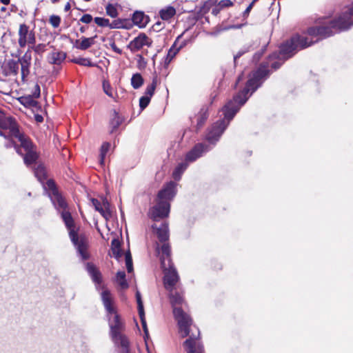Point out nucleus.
Segmentation results:
<instances>
[{
  "label": "nucleus",
  "instance_id": "nucleus-1",
  "mask_svg": "<svg viewBox=\"0 0 353 353\" xmlns=\"http://www.w3.org/2000/svg\"><path fill=\"white\" fill-rule=\"evenodd\" d=\"M265 76H267V72L263 68L257 70L254 72L253 77L246 82L243 89L234 94L232 99L228 101L223 107L221 111L224 116L223 118L214 123L208 129L205 134V140L208 142V145L213 148L216 144L236 114L252 94L262 85Z\"/></svg>",
  "mask_w": 353,
  "mask_h": 353
},
{
  "label": "nucleus",
  "instance_id": "nucleus-2",
  "mask_svg": "<svg viewBox=\"0 0 353 353\" xmlns=\"http://www.w3.org/2000/svg\"><path fill=\"white\" fill-rule=\"evenodd\" d=\"M331 21H334V19H327L326 21L323 23V25H321V26H330V23ZM316 27H321V26L310 27L307 29V32L310 36L319 37V39L313 41H309L308 38L305 36H301L299 34L292 36L289 40H287L285 42L281 44L279 51H275L269 55V62L261 63L256 70L253 71L250 74L249 79L247 81V82L253 77L254 72H256L261 68H263V70H265L267 72V76H265V77H264V80H263V82H264L270 74V71L268 69V65L270 63L271 65V68L273 70H276L282 65L285 61L288 60V59L294 56L298 50L307 48L312 46L313 43L317 42L320 39H325V37H323L320 34H309V29L311 28ZM327 37H326V38ZM263 83H262V84Z\"/></svg>",
  "mask_w": 353,
  "mask_h": 353
},
{
  "label": "nucleus",
  "instance_id": "nucleus-3",
  "mask_svg": "<svg viewBox=\"0 0 353 353\" xmlns=\"http://www.w3.org/2000/svg\"><path fill=\"white\" fill-rule=\"evenodd\" d=\"M101 288L103 290L101 293V298L107 312L112 340L115 345L120 349L119 353H130L129 340L125 335L121 334L124 324L114 306L112 294L109 290L104 289V286H102Z\"/></svg>",
  "mask_w": 353,
  "mask_h": 353
},
{
  "label": "nucleus",
  "instance_id": "nucleus-4",
  "mask_svg": "<svg viewBox=\"0 0 353 353\" xmlns=\"http://www.w3.org/2000/svg\"><path fill=\"white\" fill-rule=\"evenodd\" d=\"M170 302L172 307L174 319L177 321L179 333L182 338L187 337L194 326L190 316L185 312L181 306L184 303L183 296L178 292L170 291Z\"/></svg>",
  "mask_w": 353,
  "mask_h": 353
},
{
  "label": "nucleus",
  "instance_id": "nucleus-5",
  "mask_svg": "<svg viewBox=\"0 0 353 353\" xmlns=\"http://www.w3.org/2000/svg\"><path fill=\"white\" fill-rule=\"evenodd\" d=\"M353 26V6L348 8L334 21H331L330 26H321L309 29L310 34H320L323 37H331L336 33L346 31Z\"/></svg>",
  "mask_w": 353,
  "mask_h": 353
},
{
  "label": "nucleus",
  "instance_id": "nucleus-6",
  "mask_svg": "<svg viewBox=\"0 0 353 353\" xmlns=\"http://www.w3.org/2000/svg\"><path fill=\"white\" fill-rule=\"evenodd\" d=\"M61 216L68 230L70 239L74 245L77 253L83 261L88 260L90 258V254L88 252V241L84 236H79L70 212L67 210L61 211Z\"/></svg>",
  "mask_w": 353,
  "mask_h": 353
},
{
  "label": "nucleus",
  "instance_id": "nucleus-7",
  "mask_svg": "<svg viewBox=\"0 0 353 353\" xmlns=\"http://www.w3.org/2000/svg\"><path fill=\"white\" fill-rule=\"evenodd\" d=\"M161 268L163 269V272L164 274V287L167 290L172 291L174 285L179 279V274L177 273L176 268L174 266V263H165V259L164 258H161Z\"/></svg>",
  "mask_w": 353,
  "mask_h": 353
},
{
  "label": "nucleus",
  "instance_id": "nucleus-8",
  "mask_svg": "<svg viewBox=\"0 0 353 353\" xmlns=\"http://www.w3.org/2000/svg\"><path fill=\"white\" fill-rule=\"evenodd\" d=\"M183 343V347L187 353H204V347L199 341L200 330L196 326H194Z\"/></svg>",
  "mask_w": 353,
  "mask_h": 353
},
{
  "label": "nucleus",
  "instance_id": "nucleus-9",
  "mask_svg": "<svg viewBox=\"0 0 353 353\" xmlns=\"http://www.w3.org/2000/svg\"><path fill=\"white\" fill-rule=\"evenodd\" d=\"M15 131H19L15 119L3 114L0 121V136L4 138L13 137L16 134Z\"/></svg>",
  "mask_w": 353,
  "mask_h": 353
},
{
  "label": "nucleus",
  "instance_id": "nucleus-10",
  "mask_svg": "<svg viewBox=\"0 0 353 353\" xmlns=\"http://www.w3.org/2000/svg\"><path fill=\"white\" fill-rule=\"evenodd\" d=\"M170 210V203L168 201H157L149 212L150 217L154 221H159L161 219L168 216Z\"/></svg>",
  "mask_w": 353,
  "mask_h": 353
},
{
  "label": "nucleus",
  "instance_id": "nucleus-11",
  "mask_svg": "<svg viewBox=\"0 0 353 353\" xmlns=\"http://www.w3.org/2000/svg\"><path fill=\"white\" fill-rule=\"evenodd\" d=\"M212 149V146L204 143H196L187 154H185V161L188 163H192L201 157L205 153Z\"/></svg>",
  "mask_w": 353,
  "mask_h": 353
},
{
  "label": "nucleus",
  "instance_id": "nucleus-12",
  "mask_svg": "<svg viewBox=\"0 0 353 353\" xmlns=\"http://www.w3.org/2000/svg\"><path fill=\"white\" fill-rule=\"evenodd\" d=\"M177 193V183L170 181L165 183L157 194V199L168 201L169 203L172 200Z\"/></svg>",
  "mask_w": 353,
  "mask_h": 353
},
{
  "label": "nucleus",
  "instance_id": "nucleus-13",
  "mask_svg": "<svg viewBox=\"0 0 353 353\" xmlns=\"http://www.w3.org/2000/svg\"><path fill=\"white\" fill-rule=\"evenodd\" d=\"M19 61L21 65V80L26 82L30 72L32 54L30 50H27L22 57H19Z\"/></svg>",
  "mask_w": 353,
  "mask_h": 353
},
{
  "label": "nucleus",
  "instance_id": "nucleus-14",
  "mask_svg": "<svg viewBox=\"0 0 353 353\" xmlns=\"http://www.w3.org/2000/svg\"><path fill=\"white\" fill-rule=\"evenodd\" d=\"M151 45V39H149L145 33H141L129 43L128 48H129L131 52H134L139 50L144 46L150 47Z\"/></svg>",
  "mask_w": 353,
  "mask_h": 353
},
{
  "label": "nucleus",
  "instance_id": "nucleus-15",
  "mask_svg": "<svg viewBox=\"0 0 353 353\" xmlns=\"http://www.w3.org/2000/svg\"><path fill=\"white\" fill-rule=\"evenodd\" d=\"M136 299L137 302V307H138V312L139 315L141 319L142 327L145 334V339L148 337L149 333H148V329L147 327V323L145 318V312H144V307H143V303L142 301L141 294L139 290H137L136 292Z\"/></svg>",
  "mask_w": 353,
  "mask_h": 353
},
{
  "label": "nucleus",
  "instance_id": "nucleus-16",
  "mask_svg": "<svg viewBox=\"0 0 353 353\" xmlns=\"http://www.w3.org/2000/svg\"><path fill=\"white\" fill-rule=\"evenodd\" d=\"M85 270L91 277L92 281L97 285V289H99L102 283V275L99 269L92 263L88 262L85 264Z\"/></svg>",
  "mask_w": 353,
  "mask_h": 353
},
{
  "label": "nucleus",
  "instance_id": "nucleus-17",
  "mask_svg": "<svg viewBox=\"0 0 353 353\" xmlns=\"http://www.w3.org/2000/svg\"><path fill=\"white\" fill-rule=\"evenodd\" d=\"M183 34L179 35L174 41L172 46L169 49L167 56L165 59V63L169 64L179 51L186 45V41H183L178 46L177 43L182 38Z\"/></svg>",
  "mask_w": 353,
  "mask_h": 353
},
{
  "label": "nucleus",
  "instance_id": "nucleus-18",
  "mask_svg": "<svg viewBox=\"0 0 353 353\" xmlns=\"http://www.w3.org/2000/svg\"><path fill=\"white\" fill-rule=\"evenodd\" d=\"M91 202L95 210L99 212L105 219H108L110 216V212L109 210L110 204L107 199H104L103 201V207L97 199L92 198Z\"/></svg>",
  "mask_w": 353,
  "mask_h": 353
},
{
  "label": "nucleus",
  "instance_id": "nucleus-19",
  "mask_svg": "<svg viewBox=\"0 0 353 353\" xmlns=\"http://www.w3.org/2000/svg\"><path fill=\"white\" fill-rule=\"evenodd\" d=\"M208 106L204 105L201 108L199 112L195 117V119L196 120V131H199L201 128H203L207 119H208Z\"/></svg>",
  "mask_w": 353,
  "mask_h": 353
},
{
  "label": "nucleus",
  "instance_id": "nucleus-20",
  "mask_svg": "<svg viewBox=\"0 0 353 353\" xmlns=\"http://www.w3.org/2000/svg\"><path fill=\"white\" fill-rule=\"evenodd\" d=\"M50 198L53 203L54 208L59 211H63L67 209L68 204L59 192H56L53 194H50Z\"/></svg>",
  "mask_w": 353,
  "mask_h": 353
},
{
  "label": "nucleus",
  "instance_id": "nucleus-21",
  "mask_svg": "<svg viewBox=\"0 0 353 353\" xmlns=\"http://www.w3.org/2000/svg\"><path fill=\"white\" fill-rule=\"evenodd\" d=\"M152 228L157 230V237L161 242H166L169 239V229L167 223H161L159 228L156 225H152Z\"/></svg>",
  "mask_w": 353,
  "mask_h": 353
},
{
  "label": "nucleus",
  "instance_id": "nucleus-22",
  "mask_svg": "<svg viewBox=\"0 0 353 353\" xmlns=\"http://www.w3.org/2000/svg\"><path fill=\"white\" fill-rule=\"evenodd\" d=\"M31 95L23 96L19 99V102L26 108L36 109L37 111L41 110V106L38 101L34 100Z\"/></svg>",
  "mask_w": 353,
  "mask_h": 353
},
{
  "label": "nucleus",
  "instance_id": "nucleus-23",
  "mask_svg": "<svg viewBox=\"0 0 353 353\" xmlns=\"http://www.w3.org/2000/svg\"><path fill=\"white\" fill-rule=\"evenodd\" d=\"M123 118L119 115V112H117L116 110H113L112 114L109 122L110 128V132L111 134L116 132L119 127L123 122Z\"/></svg>",
  "mask_w": 353,
  "mask_h": 353
},
{
  "label": "nucleus",
  "instance_id": "nucleus-24",
  "mask_svg": "<svg viewBox=\"0 0 353 353\" xmlns=\"http://www.w3.org/2000/svg\"><path fill=\"white\" fill-rule=\"evenodd\" d=\"M16 134L13 137L18 139L21 143V146L25 150L26 152L34 149V145L30 139L27 137L23 133L19 131H15Z\"/></svg>",
  "mask_w": 353,
  "mask_h": 353
},
{
  "label": "nucleus",
  "instance_id": "nucleus-25",
  "mask_svg": "<svg viewBox=\"0 0 353 353\" xmlns=\"http://www.w3.org/2000/svg\"><path fill=\"white\" fill-rule=\"evenodd\" d=\"M66 57L67 54L65 52L54 50L49 54L48 59L51 64L61 65Z\"/></svg>",
  "mask_w": 353,
  "mask_h": 353
},
{
  "label": "nucleus",
  "instance_id": "nucleus-26",
  "mask_svg": "<svg viewBox=\"0 0 353 353\" xmlns=\"http://www.w3.org/2000/svg\"><path fill=\"white\" fill-rule=\"evenodd\" d=\"M133 23L139 28H144L148 22V17L145 15L143 12L135 11L132 15Z\"/></svg>",
  "mask_w": 353,
  "mask_h": 353
},
{
  "label": "nucleus",
  "instance_id": "nucleus-27",
  "mask_svg": "<svg viewBox=\"0 0 353 353\" xmlns=\"http://www.w3.org/2000/svg\"><path fill=\"white\" fill-rule=\"evenodd\" d=\"M163 245L159 247V245H157V251L158 253H160V252L162 254V256H161L160 259L161 258H164L165 259V263H172V259H171V248L170 245L168 243L163 242Z\"/></svg>",
  "mask_w": 353,
  "mask_h": 353
},
{
  "label": "nucleus",
  "instance_id": "nucleus-28",
  "mask_svg": "<svg viewBox=\"0 0 353 353\" xmlns=\"http://www.w3.org/2000/svg\"><path fill=\"white\" fill-rule=\"evenodd\" d=\"M29 27L23 23L21 24L19 30V40L18 43L21 48H24L26 46V39L30 34Z\"/></svg>",
  "mask_w": 353,
  "mask_h": 353
},
{
  "label": "nucleus",
  "instance_id": "nucleus-29",
  "mask_svg": "<svg viewBox=\"0 0 353 353\" xmlns=\"http://www.w3.org/2000/svg\"><path fill=\"white\" fill-rule=\"evenodd\" d=\"M188 162L185 161V162L180 163L176 166L172 172V177L175 181H179L181 180L182 174L188 167Z\"/></svg>",
  "mask_w": 353,
  "mask_h": 353
},
{
  "label": "nucleus",
  "instance_id": "nucleus-30",
  "mask_svg": "<svg viewBox=\"0 0 353 353\" xmlns=\"http://www.w3.org/2000/svg\"><path fill=\"white\" fill-rule=\"evenodd\" d=\"M111 250L112 252L113 256L117 259L119 260V259L123 255V252L121 248V242L119 239L114 238L112 240L111 242Z\"/></svg>",
  "mask_w": 353,
  "mask_h": 353
},
{
  "label": "nucleus",
  "instance_id": "nucleus-31",
  "mask_svg": "<svg viewBox=\"0 0 353 353\" xmlns=\"http://www.w3.org/2000/svg\"><path fill=\"white\" fill-rule=\"evenodd\" d=\"M96 37L97 35L89 38L82 37L81 43L79 45H74V47L81 50H86L94 44V39Z\"/></svg>",
  "mask_w": 353,
  "mask_h": 353
},
{
  "label": "nucleus",
  "instance_id": "nucleus-32",
  "mask_svg": "<svg viewBox=\"0 0 353 353\" xmlns=\"http://www.w3.org/2000/svg\"><path fill=\"white\" fill-rule=\"evenodd\" d=\"M6 68L10 74L17 75L19 70V61L17 60L9 59L6 63Z\"/></svg>",
  "mask_w": 353,
  "mask_h": 353
},
{
  "label": "nucleus",
  "instance_id": "nucleus-33",
  "mask_svg": "<svg viewBox=\"0 0 353 353\" xmlns=\"http://www.w3.org/2000/svg\"><path fill=\"white\" fill-rule=\"evenodd\" d=\"M38 157L39 155L33 149L26 152V154L23 155V161L26 165H30L34 163L37 160Z\"/></svg>",
  "mask_w": 353,
  "mask_h": 353
},
{
  "label": "nucleus",
  "instance_id": "nucleus-34",
  "mask_svg": "<svg viewBox=\"0 0 353 353\" xmlns=\"http://www.w3.org/2000/svg\"><path fill=\"white\" fill-rule=\"evenodd\" d=\"M176 14V10L172 6H168L159 11V15L163 20H169Z\"/></svg>",
  "mask_w": 353,
  "mask_h": 353
},
{
  "label": "nucleus",
  "instance_id": "nucleus-35",
  "mask_svg": "<svg viewBox=\"0 0 353 353\" xmlns=\"http://www.w3.org/2000/svg\"><path fill=\"white\" fill-rule=\"evenodd\" d=\"M144 83V79L140 73H135L131 78V85L135 90L140 88Z\"/></svg>",
  "mask_w": 353,
  "mask_h": 353
},
{
  "label": "nucleus",
  "instance_id": "nucleus-36",
  "mask_svg": "<svg viewBox=\"0 0 353 353\" xmlns=\"http://www.w3.org/2000/svg\"><path fill=\"white\" fill-rule=\"evenodd\" d=\"M125 277L126 275L124 271H119L116 274V282L121 289H127L129 286Z\"/></svg>",
  "mask_w": 353,
  "mask_h": 353
},
{
  "label": "nucleus",
  "instance_id": "nucleus-37",
  "mask_svg": "<svg viewBox=\"0 0 353 353\" xmlns=\"http://www.w3.org/2000/svg\"><path fill=\"white\" fill-rule=\"evenodd\" d=\"M34 173L39 182L43 183L46 179V172L43 165H38L34 168Z\"/></svg>",
  "mask_w": 353,
  "mask_h": 353
},
{
  "label": "nucleus",
  "instance_id": "nucleus-38",
  "mask_svg": "<svg viewBox=\"0 0 353 353\" xmlns=\"http://www.w3.org/2000/svg\"><path fill=\"white\" fill-rule=\"evenodd\" d=\"M157 82H158V77L157 75H155L152 78V83L146 87L145 90V95L149 96L150 97L152 98V97L154 94V91H155V89H156V87L157 85Z\"/></svg>",
  "mask_w": 353,
  "mask_h": 353
},
{
  "label": "nucleus",
  "instance_id": "nucleus-39",
  "mask_svg": "<svg viewBox=\"0 0 353 353\" xmlns=\"http://www.w3.org/2000/svg\"><path fill=\"white\" fill-rule=\"evenodd\" d=\"M72 62L77 63L78 65H82V66H87V67H94L97 65V64L93 63L90 59L89 58H74L72 59Z\"/></svg>",
  "mask_w": 353,
  "mask_h": 353
},
{
  "label": "nucleus",
  "instance_id": "nucleus-40",
  "mask_svg": "<svg viewBox=\"0 0 353 353\" xmlns=\"http://www.w3.org/2000/svg\"><path fill=\"white\" fill-rule=\"evenodd\" d=\"M32 50H34L35 53L38 54H41L46 50V45L44 43H39L37 46H28V50H30V52H31Z\"/></svg>",
  "mask_w": 353,
  "mask_h": 353
},
{
  "label": "nucleus",
  "instance_id": "nucleus-41",
  "mask_svg": "<svg viewBox=\"0 0 353 353\" xmlns=\"http://www.w3.org/2000/svg\"><path fill=\"white\" fill-rule=\"evenodd\" d=\"M125 265L127 268V271L128 273H130L133 271V263H132V258L131 256V253L130 250L125 252Z\"/></svg>",
  "mask_w": 353,
  "mask_h": 353
},
{
  "label": "nucleus",
  "instance_id": "nucleus-42",
  "mask_svg": "<svg viewBox=\"0 0 353 353\" xmlns=\"http://www.w3.org/2000/svg\"><path fill=\"white\" fill-rule=\"evenodd\" d=\"M110 147V144L108 142L103 143L101 147L100 162L101 164L103 163L105 157L108 151L109 150Z\"/></svg>",
  "mask_w": 353,
  "mask_h": 353
},
{
  "label": "nucleus",
  "instance_id": "nucleus-43",
  "mask_svg": "<svg viewBox=\"0 0 353 353\" xmlns=\"http://www.w3.org/2000/svg\"><path fill=\"white\" fill-rule=\"evenodd\" d=\"M151 100V97L149 96H142L139 99V108L141 111H143L150 103Z\"/></svg>",
  "mask_w": 353,
  "mask_h": 353
},
{
  "label": "nucleus",
  "instance_id": "nucleus-44",
  "mask_svg": "<svg viewBox=\"0 0 353 353\" xmlns=\"http://www.w3.org/2000/svg\"><path fill=\"white\" fill-rule=\"evenodd\" d=\"M124 20H121L120 19L114 20L112 23H110V28L111 29H119V28H127V27L123 24Z\"/></svg>",
  "mask_w": 353,
  "mask_h": 353
},
{
  "label": "nucleus",
  "instance_id": "nucleus-45",
  "mask_svg": "<svg viewBox=\"0 0 353 353\" xmlns=\"http://www.w3.org/2000/svg\"><path fill=\"white\" fill-rule=\"evenodd\" d=\"M267 46H268V44L264 45L259 51L256 52L253 55V57H252V61L253 62L256 63L260 60V59L261 58V57L263 56L264 52L266 51Z\"/></svg>",
  "mask_w": 353,
  "mask_h": 353
},
{
  "label": "nucleus",
  "instance_id": "nucleus-46",
  "mask_svg": "<svg viewBox=\"0 0 353 353\" xmlns=\"http://www.w3.org/2000/svg\"><path fill=\"white\" fill-rule=\"evenodd\" d=\"M94 22L101 27H110V21L108 19L103 17H95Z\"/></svg>",
  "mask_w": 353,
  "mask_h": 353
},
{
  "label": "nucleus",
  "instance_id": "nucleus-47",
  "mask_svg": "<svg viewBox=\"0 0 353 353\" xmlns=\"http://www.w3.org/2000/svg\"><path fill=\"white\" fill-rule=\"evenodd\" d=\"M106 13L108 16L112 18H115L118 14L117 10L115 8V7L110 3H109L106 6Z\"/></svg>",
  "mask_w": 353,
  "mask_h": 353
},
{
  "label": "nucleus",
  "instance_id": "nucleus-48",
  "mask_svg": "<svg viewBox=\"0 0 353 353\" xmlns=\"http://www.w3.org/2000/svg\"><path fill=\"white\" fill-rule=\"evenodd\" d=\"M46 185H47V187L48 188V189L50 190L49 195L50 194H53V193L55 194V192H59V191H58V190H57V188L56 187V184H55L54 181L52 179L47 180Z\"/></svg>",
  "mask_w": 353,
  "mask_h": 353
},
{
  "label": "nucleus",
  "instance_id": "nucleus-49",
  "mask_svg": "<svg viewBox=\"0 0 353 353\" xmlns=\"http://www.w3.org/2000/svg\"><path fill=\"white\" fill-rule=\"evenodd\" d=\"M13 137H7L6 138V139H8L7 142L5 143V146L6 148H11V147H14L17 153L19 154H21V148H19V146L18 145H17L13 141H12V139Z\"/></svg>",
  "mask_w": 353,
  "mask_h": 353
},
{
  "label": "nucleus",
  "instance_id": "nucleus-50",
  "mask_svg": "<svg viewBox=\"0 0 353 353\" xmlns=\"http://www.w3.org/2000/svg\"><path fill=\"white\" fill-rule=\"evenodd\" d=\"M26 45L28 44V46H33L36 43V37L34 32L33 30H31L30 32V34L28 35L27 38L26 39Z\"/></svg>",
  "mask_w": 353,
  "mask_h": 353
},
{
  "label": "nucleus",
  "instance_id": "nucleus-51",
  "mask_svg": "<svg viewBox=\"0 0 353 353\" xmlns=\"http://www.w3.org/2000/svg\"><path fill=\"white\" fill-rule=\"evenodd\" d=\"M50 23L54 28H58L61 23V18L58 15H52L50 17Z\"/></svg>",
  "mask_w": 353,
  "mask_h": 353
},
{
  "label": "nucleus",
  "instance_id": "nucleus-52",
  "mask_svg": "<svg viewBox=\"0 0 353 353\" xmlns=\"http://www.w3.org/2000/svg\"><path fill=\"white\" fill-rule=\"evenodd\" d=\"M250 46L243 47L236 54L234 55V63L236 65V60L243 56L245 53L250 51Z\"/></svg>",
  "mask_w": 353,
  "mask_h": 353
},
{
  "label": "nucleus",
  "instance_id": "nucleus-53",
  "mask_svg": "<svg viewBox=\"0 0 353 353\" xmlns=\"http://www.w3.org/2000/svg\"><path fill=\"white\" fill-rule=\"evenodd\" d=\"M108 41H109V45L111 47V48L112 49V50L114 52H115L116 53H117L118 54H121L123 51L121 49L117 48V46H116V43L114 42V40L112 38H110V39H108Z\"/></svg>",
  "mask_w": 353,
  "mask_h": 353
},
{
  "label": "nucleus",
  "instance_id": "nucleus-54",
  "mask_svg": "<svg viewBox=\"0 0 353 353\" xmlns=\"http://www.w3.org/2000/svg\"><path fill=\"white\" fill-rule=\"evenodd\" d=\"M103 88L104 92L109 97L113 98V92L112 88H111L110 84H106L105 83H103Z\"/></svg>",
  "mask_w": 353,
  "mask_h": 353
},
{
  "label": "nucleus",
  "instance_id": "nucleus-55",
  "mask_svg": "<svg viewBox=\"0 0 353 353\" xmlns=\"http://www.w3.org/2000/svg\"><path fill=\"white\" fill-rule=\"evenodd\" d=\"M34 98L37 99L40 97L41 95V89L40 86L38 83H36L34 88L33 91L32 92V94H30Z\"/></svg>",
  "mask_w": 353,
  "mask_h": 353
},
{
  "label": "nucleus",
  "instance_id": "nucleus-56",
  "mask_svg": "<svg viewBox=\"0 0 353 353\" xmlns=\"http://www.w3.org/2000/svg\"><path fill=\"white\" fill-rule=\"evenodd\" d=\"M233 5L231 0H221L219 1L218 6L221 8H228Z\"/></svg>",
  "mask_w": 353,
  "mask_h": 353
},
{
  "label": "nucleus",
  "instance_id": "nucleus-57",
  "mask_svg": "<svg viewBox=\"0 0 353 353\" xmlns=\"http://www.w3.org/2000/svg\"><path fill=\"white\" fill-rule=\"evenodd\" d=\"M92 21V17L90 14H83L80 19V21L84 23H90Z\"/></svg>",
  "mask_w": 353,
  "mask_h": 353
},
{
  "label": "nucleus",
  "instance_id": "nucleus-58",
  "mask_svg": "<svg viewBox=\"0 0 353 353\" xmlns=\"http://www.w3.org/2000/svg\"><path fill=\"white\" fill-rule=\"evenodd\" d=\"M254 6L253 3H250V5L247 7L245 11L243 12V17L246 18L248 17L250 12L251 11L252 7Z\"/></svg>",
  "mask_w": 353,
  "mask_h": 353
},
{
  "label": "nucleus",
  "instance_id": "nucleus-59",
  "mask_svg": "<svg viewBox=\"0 0 353 353\" xmlns=\"http://www.w3.org/2000/svg\"><path fill=\"white\" fill-rule=\"evenodd\" d=\"M163 28V24L161 22H157L155 23L153 26H152V28L155 30V31H159L161 30L162 28Z\"/></svg>",
  "mask_w": 353,
  "mask_h": 353
},
{
  "label": "nucleus",
  "instance_id": "nucleus-60",
  "mask_svg": "<svg viewBox=\"0 0 353 353\" xmlns=\"http://www.w3.org/2000/svg\"><path fill=\"white\" fill-rule=\"evenodd\" d=\"M34 119L37 123H42L43 121V117L41 114H35Z\"/></svg>",
  "mask_w": 353,
  "mask_h": 353
},
{
  "label": "nucleus",
  "instance_id": "nucleus-61",
  "mask_svg": "<svg viewBox=\"0 0 353 353\" xmlns=\"http://www.w3.org/2000/svg\"><path fill=\"white\" fill-rule=\"evenodd\" d=\"M138 57H139L138 63H139V65L143 64V66L145 67L146 65V62L145 61L144 58L141 55H139Z\"/></svg>",
  "mask_w": 353,
  "mask_h": 353
},
{
  "label": "nucleus",
  "instance_id": "nucleus-62",
  "mask_svg": "<svg viewBox=\"0 0 353 353\" xmlns=\"http://www.w3.org/2000/svg\"><path fill=\"white\" fill-rule=\"evenodd\" d=\"M70 4L69 2H68L65 5V7H64V11L67 12L68 10H70Z\"/></svg>",
  "mask_w": 353,
  "mask_h": 353
},
{
  "label": "nucleus",
  "instance_id": "nucleus-63",
  "mask_svg": "<svg viewBox=\"0 0 353 353\" xmlns=\"http://www.w3.org/2000/svg\"><path fill=\"white\" fill-rule=\"evenodd\" d=\"M212 13L214 15H216L219 13V8H214L212 10Z\"/></svg>",
  "mask_w": 353,
  "mask_h": 353
},
{
  "label": "nucleus",
  "instance_id": "nucleus-64",
  "mask_svg": "<svg viewBox=\"0 0 353 353\" xmlns=\"http://www.w3.org/2000/svg\"><path fill=\"white\" fill-rule=\"evenodd\" d=\"M0 1L4 5H8L10 2V0H0Z\"/></svg>",
  "mask_w": 353,
  "mask_h": 353
}]
</instances>
